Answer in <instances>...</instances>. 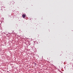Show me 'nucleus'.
<instances>
[{
  "mask_svg": "<svg viewBox=\"0 0 73 73\" xmlns=\"http://www.w3.org/2000/svg\"><path fill=\"white\" fill-rule=\"evenodd\" d=\"M22 16L23 18H24L26 16L25 15H22Z\"/></svg>",
  "mask_w": 73,
  "mask_h": 73,
  "instance_id": "1",
  "label": "nucleus"
}]
</instances>
